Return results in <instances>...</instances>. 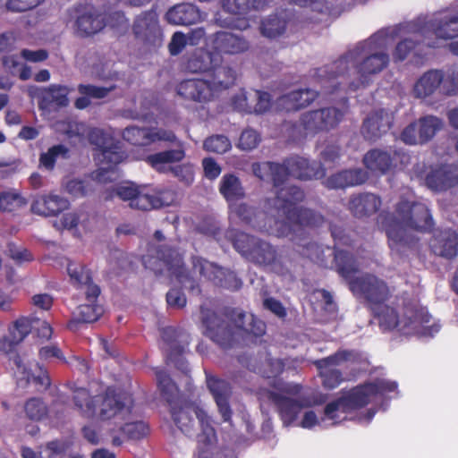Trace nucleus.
I'll return each instance as SVG.
<instances>
[{"label": "nucleus", "instance_id": "obj_55", "mask_svg": "<svg viewBox=\"0 0 458 458\" xmlns=\"http://www.w3.org/2000/svg\"><path fill=\"white\" fill-rule=\"evenodd\" d=\"M59 157H69V148L65 145H53L47 152L42 153L39 158L40 165L47 170H52Z\"/></svg>", "mask_w": 458, "mask_h": 458}, {"label": "nucleus", "instance_id": "obj_3", "mask_svg": "<svg viewBox=\"0 0 458 458\" xmlns=\"http://www.w3.org/2000/svg\"><path fill=\"white\" fill-rule=\"evenodd\" d=\"M395 213L398 221H395L390 214L385 216L386 221H390L385 225V231L388 238V245L393 250L401 252L402 249L406 247L413 249L419 244V239H408L405 228L420 233H429L434 228L432 215L424 203L402 199L396 204Z\"/></svg>", "mask_w": 458, "mask_h": 458}, {"label": "nucleus", "instance_id": "obj_48", "mask_svg": "<svg viewBox=\"0 0 458 458\" xmlns=\"http://www.w3.org/2000/svg\"><path fill=\"white\" fill-rule=\"evenodd\" d=\"M31 325L28 318H21L9 327L8 336L4 337L0 342V349L7 346V351H12L15 345L24 340L30 333Z\"/></svg>", "mask_w": 458, "mask_h": 458}, {"label": "nucleus", "instance_id": "obj_11", "mask_svg": "<svg viewBox=\"0 0 458 458\" xmlns=\"http://www.w3.org/2000/svg\"><path fill=\"white\" fill-rule=\"evenodd\" d=\"M123 147V145H95L93 157L98 168L91 174L94 181L107 183L114 180L116 165L129 157Z\"/></svg>", "mask_w": 458, "mask_h": 458}, {"label": "nucleus", "instance_id": "obj_2", "mask_svg": "<svg viewBox=\"0 0 458 458\" xmlns=\"http://www.w3.org/2000/svg\"><path fill=\"white\" fill-rule=\"evenodd\" d=\"M200 312L204 334L223 349L232 348L237 335L258 338L266 333L262 320L236 309L224 308L217 312L200 306Z\"/></svg>", "mask_w": 458, "mask_h": 458}, {"label": "nucleus", "instance_id": "obj_49", "mask_svg": "<svg viewBox=\"0 0 458 458\" xmlns=\"http://www.w3.org/2000/svg\"><path fill=\"white\" fill-rule=\"evenodd\" d=\"M221 62V55L218 53L200 51L193 55L187 63L189 72H210L214 64Z\"/></svg>", "mask_w": 458, "mask_h": 458}, {"label": "nucleus", "instance_id": "obj_54", "mask_svg": "<svg viewBox=\"0 0 458 458\" xmlns=\"http://www.w3.org/2000/svg\"><path fill=\"white\" fill-rule=\"evenodd\" d=\"M260 4V0H223L222 6L230 13L244 14L250 10L258 9Z\"/></svg>", "mask_w": 458, "mask_h": 458}, {"label": "nucleus", "instance_id": "obj_20", "mask_svg": "<svg viewBox=\"0 0 458 458\" xmlns=\"http://www.w3.org/2000/svg\"><path fill=\"white\" fill-rule=\"evenodd\" d=\"M425 183L434 191H445L458 185V165L441 164L431 167L425 177Z\"/></svg>", "mask_w": 458, "mask_h": 458}, {"label": "nucleus", "instance_id": "obj_53", "mask_svg": "<svg viewBox=\"0 0 458 458\" xmlns=\"http://www.w3.org/2000/svg\"><path fill=\"white\" fill-rule=\"evenodd\" d=\"M219 191L227 200L238 199L244 196V191L239 178L232 174L223 176Z\"/></svg>", "mask_w": 458, "mask_h": 458}, {"label": "nucleus", "instance_id": "obj_35", "mask_svg": "<svg viewBox=\"0 0 458 458\" xmlns=\"http://www.w3.org/2000/svg\"><path fill=\"white\" fill-rule=\"evenodd\" d=\"M291 13L281 10L263 18L259 24L260 34L267 38L274 39L283 36L287 29Z\"/></svg>", "mask_w": 458, "mask_h": 458}, {"label": "nucleus", "instance_id": "obj_24", "mask_svg": "<svg viewBox=\"0 0 458 458\" xmlns=\"http://www.w3.org/2000/svg\"><path fill=\"white\" fill-rule=\"evenodd\" d=\"M429 248L436 256L454 259L458 255V233L449 228L437 230L430 239Z\"/></svg>", "mask_w": 458, "mask_h": 458}, {"label": "nucleus", "instance_id": "obj_37", "mask_svg": "<svg viewBox=\"0 0 458 458\" xmlns=\"http://www.w3.org/2000/svg\"><path fill=\"white\" fill-rule=\"evenodd\" d=\"M420 46L437 47L436 40L426 35L422 28L414 30L410 37L397 44L393 55L394 59L397 61L404 60L411 50Z\"/></svg>", "mask_w": 458, "mask_h": 458}, {"label": "nucleus", "instance_id": "obj_51", "mask_svg": "<svg viewBox=\"0 0 458 458\" xmlns=\"http://www.w3.org/2000/svg\"><path fill=\"white\" fill-rule=\"evenodd\" d=\"M369 311L378 320L379 327L383 330H393L400 323L397 310L387 305L386 302L378 305L377 310H370Z\"/></svg>", "mask_w": 458, "mask_h": 458}, {"label": "nucleus", "instance_id": "obj_10", "mask_svg": "<svg viewBox=\"0 0 458 458\" xmlns=\"http://www.w3.org/2000/svg\"><path fill=\"white\" fill-rule=\"evenodd\" d=\"M350 291L369 310H377L392 296L387 283L378 276L366 273L350 282Z\"/></svg>", "mask_w": 458, "mask_h": 458}, {"label": "nucleus", "instance_id": "obj_63", "mask_svg": "<svg viewBox=\"0 0 458 458\" xmlns=\"http://www.w3.org/2000/svg\"><path fill=\"white\" fill-rule=\"evenodd\" d=\"M344 173L346 177V188L361 185L369 178L368 173L361 168L344 169Z\"/></svg>", "mask_w": 458, "mask_h": 458}, {"label": "nucleus", "instance_id": "obj_17", "mask_svg": "<svg viewBox=\"0 0 458 458\" xmlns=\"http://www.w3.org/2000/svg\"><path fill=\"white\" fill-rule=\"evenodd\" d=\"M271 103L270 94L260 90L241 91L232 98L234 109L257 114L267 112L271 107Z\"/></svg>", "mask_w": 458, "mask_h": 458}, {"label": "nucleus", "instance_id": "obj_1", "mask_svg": "<svg viewBox=\"0 0 458 458\" xmlns=\"http://www.w3.org/2000/svg\"><path fill=\"white\" fill-rule=\"evenodd\" d=\"M387 42L386 32L378 31L344 54L328 71H322L330 73L329 80L322 86L323 93L333 94L344 88L355 91L366 85L369 76L387 67L389 55L384 51Z\"/></svg>", "mask_w": 458, "mask_h": 458}, {"label": "nucleus", "instance_id": "obj_57", "mask_svg": "<svg viewBox=\"0 0 458 458\" xmlns=\"http://www.w3.org/2000/svg\"><path fill=\"white\" fill-rule=\"evenodd\" d=\"M27 417L31 420L39 421L47 417L48 409L42 399L32 397L24 405Z\"/></svg>", "mask_w": 458, "mask_h": 458}, {"label": "nucleus", "instance_id": "obj_42", "mask_svg": "<svg viewBox=\"0 0 458 458\" xmlns=\"http://www.w3.org/2000/svg\"><path fill=\"white\" fill-rule=\"evenodd\" d=\"M304 199L305 193L301 187L291 185L280 188L276 196V208L285 217L289 209L298 208L296 205Z\"/></svg>", "mask_w": 458, "mask_h": 458}, {"label": "nucleus", "instance_id": "obj_25", "mask_svg": "<svg viewBox=\"0 0 458 458\" xmlns=\"http://www.w3.org/2000/svg\"><path fill=\"white\" fill-rule=\"evenodd\" d=\"M133 32L139 39L153 46L161 42V30L155 13H144L138 16L133 24Z\"/></svg>", "mask_w": 458, "mask_h": 458}, {"label": "nucleus", "instance_id": "obj_13", "mask_svg": "<svg viewBox=\"0 0 458 458\" xmlns=\"http://www.w3.org/2000/svg\"><path fill=\"white\" fill-rule=\"evenodd\" d=\"M191 263L195 271L216 287L235 292L242 286V279L228 268L217 266L201 257H192Z\"/></svg>", "mask_w": 458, "mask_h": 458}, {"label": "nucleus", "instance_id": "obj_21", "mask_svg": "<svg viewBox=\"0 0 458 458\" xmlns=\"http://www.w3.org/2000/svg\"><path fill=\"white\" fill-rule=\"evenodd\" d=\"M441 125V121L437 117L421 118L418 123H411L403 131L401 140L404 143H417L418 140L422 143L431 140Z\"/></svg>", "mask_w": 458, "mask_h": 458}, {"label": "nucleus", "instance_id": "obj_36", "mask_svg": "<svg viewBox=\"0 0 458 458\" xmlns=\"http://www.w3.org/2000/svg\"><path fill=\"white\" fill-rule=\"evenodd\" d=\"M177 193L175 191L165 188L157 187L149 189L146 187V197H141L140 202L144 210H151L163 207H169L175 203Z\"/></svg>", "mask_w": 458, "mask_h": 458}, {"label": "nucleus", "instance_id": "obj_50", "mask_svg": "<svg viewBox=\"0 0 458 458\" xmlns=\"http://www.w3.org/2000/svg\"><path fill=\"white\" fill-rule=\"evenodd\" d=\"M113 192L122 200L130 201V207L139 210H144L140 199L146 197V187L137 186L133 183H127L116 186Z\"/></svg>", "mask_w": 458, "mask_h": 458}, {"label": "nucleus", "instance_id": "obj_34", "mask_svg": "<svg viewBox=\"0 0 458 458\" xmlns=\"http://www.w3.org/2000/svg\"><path fill=\"white\" fill-rule=\"evenodd\" d=\"M69 208V201L58 195L49 194L38 197L31 204L33 214L44 216H57Z\"/></svg>", "mask_w": 458, "mask_h": 458}, {"label": "nucleus", "instance_id": "obj_38", "mask_svg": "<svg viewBox=\"0 0 458 458\" xmlns=\"http://www.w3.org/2000/svg\"><path fill=\"white\" fill-rule=\"evenodd\" d=\"M177 332L175 329L168 327L164 329L162 338L169 345L167 360L174 364L175 368L183 374L188 375L191 371L189 364L182 356L184 346L179 344L176 341Z\"/></svg>", "mask_w": 458, "mask_h": 458}, {"label": "nucleus", "instance_id": "obj_43", "mask_svg": "<svg viewBox=\"0 0 458 458\" xmlns=\"http://www.w3.org/2000/svg\"><path fill=\"white\" fill-rule=\"evenodd\" d=\"M76 19L77 32L81 36H89L100 31L104 28L103 20L90 6L78 10Z\"/></svg>", "mask_w": 458, "mask_h": 458}, {"label": "nucleus", "instance_id": "obj_64", "mask_svg": "<svg viewBox=\"0 0 458 458\" xmlns=\"http://www.w3.org/2000/svg\"><path fill=\"white\" fill-rule=\"evenodd\" d=\"M329 230L335 242L334 249L337 248L336 246L352 245V239L345 233V229L343 226L335 224H330Z\"/></svg>", "mask_w": 458, "mask_h": 458}, {"label": "nucleus", "instance_id": "obj_31", "mask_svg": "<svg viewBox=\"0 0 458 458\" xmlns=\"http://www.w3.org/2000/svg\"><path fill=\"white\" fill-rule=\"evenodd\" d=\"M284 218L291 227L314 229L325 223V217L320 212L302 206L289 209Z\"/></svg>", "mask_w": 458, "mask_h": 458}, {"label": "nucleus", "instance_id": "obj_58", "mask_svg": "<svg viewBox=\"0 0 458 458\" xmlns=\"http://www.w3.org/2000/svg\"><path fill=\"white\" fill-rule=\"evenodd\" d=\"M117 88L115 83L109 84L108 86L98 87L91 84H80L78 91L81 95L101 99L106 98L110 92Z\"/></svg>", "mask_w": 458, "mask_h": 458}, {"label": "nucleus", "instance_id": "obj_59", "mask_svg": "<svg viewBox=\"0 0 458 458\" xmlns=\"http://www.w3.org/2000/svg\"><path fill=\"white\" fill-rule=\"evenodd\" d=\"M289 176H292V170L287 164V158L284 160L283 164L273 163L270 181L273 182L274 187L280 188Z\"/></svg>", "mask_w": 458, "mask_h": 458}, {"label": "nucleus", "instance_id": "obj_26", "mask_svg": "<svg viewBox=\"0 0 458 458\" xmlns=\"http://www.w3.org/2000/svg\"><path fill=\"white\" fill-rule=\"evenodd\" d=\"M266 396L275 404L283 424L286 427L292 425L303 409V404L299 400L284 396L279 393L267 390Z\"/></svg>", "mask_w": 458, "mask_h": 458}, {"label": "nucleus", "instance_id": "obj_29", "mask_svg": "<svg viewBox=\"0 0 458 458\" xmlns=\"http://www.w3.org/2000/svg\"><path fill=\"white\" fill-rule=\"evenodd\" d=\"M68 88L61 85L37 88L31 91V95L38 100V106L41 110H50L54 104L60 107L68 106Z\"/></svg>", "mask_w": 458, "mask_h": 458}, {"label": "nucleus", "instance_id": "obj_41", "mask_svg": "<svg viewBox=\"0 0 458 458\" xmlns=\"http://www.w3.org/2000/svg\"><path fill=\"white\" fill-rule=\"evenodd\" d=\"M334 265L336 272L344 278L350 287V282L354 280L359 272V265L356 258L349 251L335 248Z\"/></svg>", "mask_w": 458, "mask_h": 458}, {"label": "nucleus", "instance_id": "obj_30", "mask_svg": "<svg viewBox=\"0 0 458 458\" xmlns=\"http://www.w3.org/2000/svg\"><path fill=\"white\" fill-rule=\"evenodd\" d=\"M122 135L123 139L128 142L140 140H148L150 142H174L176 140L173 131L158 127L139 128L137 126H128L123 130Z\"/></svg>", "mask_w": 458, "mask_h": 458}, {"label": "nucleus", "instance_id": "obj_16", "mask_svg": "<svg viewBox=\"0 0 458 458\" xmlns=\"http://www.w3.org/2000/svg\"><path fill=\"white\" fill-rule=\"evenodd\" d=\"M425 34L438 46V39L449 40L458 37V11L437 16L421 27Z\"/></svg>", "mask_w": 458, "mask_h": 458}, {"label": "nucleus", "instance_id": "obj_22", "mask_svg": "<svg viewBox=\"0 0 458 458\" xmlns=\"http://www.w3.org/2000/svg\"><path fill=\"white\" fill-rule=\"evenodd\" d=\"M146 145H133L134 148L131 151L132 153H140L141 154L133 157L135 159L145 160L152 168H154L158 173H166L169 170V166L167 165L180 162L185 157L184 150L182 148L176 149H168L161 152H157L151 155H146L144 147Z\"/></svg>", "mask_w": 458, "mask_h": 458}, {"label": "nucleus", "instance_id": "obj_5", "mask_svg": "<svg viewBox=\"0 0 458 458\" xmlns=\"http://www.w3.org/2000/svg\"><path fill=\"white\" fill-rule=\"evenodd\" d=\"M142 264L146 269L152 271L156 276L162 275L167 270L172 277L188 289L190 293L199 295L201 289L187 270L182 255L174 247L162 244L149 248L148 253L142 256Z\"/></svg>", "mask_w": 458, "mask_h": 458}, {"label": "nucleus", "instance_id": "obj_28", "mask_svg": "<svg viewBox=\"0 0 458 458\" xmlns=\"http://www.w3.org/2000/svg\"><path fill=\"white\" fill-rule=\"evenodd\" d=\"M292 176L301 181L320 180L326 176V168L320 162L310 161L301 157L287 158Z\"/></svg>", "mask_w": 458, "mask_h": 458}, {"label": "nucleus", "instance_id": "obj_46", "mask_svg": "<svg viewBox=\"0 0 458 458\" xmlns=\"http://www.w3.org/2000/svg\"><path fill=\"white\" fill-rule=\"evenodd\" d=\"M211 79L208 81L213 88V94L233 85L236 72L227 64H214L211 71Z\"/></svg>", "mask_w": 458, "mask_h": 458}, {"label": "nucleus", "instance_id": "obj_19", "mask_svg": "<svg viewBox=\"0 0 458 458\" xmlns=\"http://www.w3.org/2000/svg\"><path fill=\"white\" fill-rule=\"evenodd\" d=\"M404 316L408 321L405 326L419 325L420 327L418 332L422 336H434L439 332L441 325L438 322L433 321L427 308L412 301H408L404 304Z\"/></svg>", "mask_w": 458, "mask_h": 458}, {"label": "nucleus", "instance_id": "obj_60", "mask_svg": "<svg viewBox=\"0 0 458 458\" xmlns=\"http://www.w3.org/2000/svg\"><path fill=\"white\" fill-rule=\"evenodd\" d=\"M170 172L173 173L174 176L185 186H191L195 178L194 167L192 165L182 164L175 166H169Z\"/></svg>", "mask_w": 458, "mask_h": 458}, {"label": "nucleus", "instance_id": "obj_32", "mask_svg": "<svg viewBox=\"0 0 458 458\" xmlns=\"http://www.w3.org/2000/svg\"><path fill=\"white\" fill-rule=\"evenodd\" d=\"M177 93L185 99L195 102H208L214 97L213 88L206 80H186L177 88Z\"/></svg>", "mask_w": 458, "mask_h": 458}, {"label": "nucleus", "instance_id": "obj_33", "mask_svg": "<svg viewBox=\"0 0 458 458\" xmlns=\"http://www.w3.org/2000/svg\"><path fill=\"white\" fill-rule=\"evenodd\" d=\"M380 207V197L369 192L352 195L349 200V209L358 218L374 215L379 210Z\"/></svg>", "mask_w": 458, "mask_h": 458}, {"label": "nucleus", "instance_id": "obj_4", "mask_svg": "<svg viewBox=\"0 0 458 458\" xmlns=\"http://www.w3.org/2000/svg\"><path fill=\"white\" fill-rule=\"evenodd\" d=\"M72 401L81 416L101 421L130 414L133 407L131 394L114 386L97 395L85 387H76L72 390Z\"/></svg>", "mask_w": 458, "mask_h": 458}, {"label": "nucleus", "instance_id": "obj_62", "mask_svg": "<svg viewBox=\"0 0 458 458\" xmlns=\"http://www.w3.org/2000/svg\"><path fill=\"white\" fill-rule=\"evenodd\" d=\"M285 368L283 359L267 358L264 363V369L261 370L262 377L273 378L281 375Z\"/></svg>", "mask_w": 458, "mask_h": 458}, {"label": "nucleus", "instance_id": "obj_14", "mask_svg": "<svg viewBox=\"0 0 458 458\" xmlns=\"http://www.w3.org/2000/svg\"><path fill=\"white\" fill-rule=\"evenodd\" d=\"M55 131L66 135L69 140H89V143H107L111 134L100 128L89 127L84 123L58 121L54 124Z\"/></svg>", "mask_w": 458, "mask_h": 458}, {"label": "nucleus", "instance_id": "obj_8", "mask_svg": "<svg viewBox=\"0 0 458 458\" xmlns=\"http://www.w3.org/2000/svg\"><path fill=\"white\" fill-rule=\"evenodd\" d=\"M363 361L361 352L356 349L340 348L327 357L315 360L312 363L318 372L325 389L333 390L344 381L342 371L338 366L344 364L360 365Z\"/></svg>", "mask_w": 458, "mask_h": 458}, {"label": "nucleus", "instance_id": "obj_27", "mask_svg": "<svg viewBox=\"0 0 458 458\" xmlns=\"http://www.w3.org/2000/svg\"><path fill=\"white\" fill-rule=\"evenodd\" d=\"M318 97V92L310 89H298L278 97L275 101V106L279 111L296 112L305 108Z\"/></svg>", "mask_w": 458, "mask_h": 458}, {"label": "nucleus", "instance_id": "obj_23", "mask_svg": "<svg viewBox=\"0 0 458 458\" xmlns=\"http://www.w3.org/2000/svg\"><path fill=\"white\" fill-rule=\"evenodd\" d=\"M392 113L379 109L371 112L363 121L360 132L365 140L377 141L386 134L392 124Z\"/></svg>", "mask_w": 458, "mask_h": 458}, {"label": "nucleus", "instance_id": "obj_40", "mask_svg": "<svg viewBox=\"0 0 458 458\" xmlns=\"http://www.w3.org/2000/svg\"><path fill=\"white\" fill-rule=\"evenodd\" d=\"M87 303L81 304L77 308V317L72 318L67 323L68 329L77 331L81 324L93 323L104 313L103 306L98 303V298L89 300L85 297Z\"/></svg>", "mask_w": 458, "mask_h": 458}, {"label": "nucleus", "instance_id": "obj_39", "mask_svg": "<svg viewBox=\"0 0 458 458\" xmlns=\"http://www.w3.org/2000/svg\"><path fill=\"white\" fill-rule=\"evenodd\" d=\"M214 43L219 52L230 55L245 52L250 47V43L243 36L227 31L216 32Z\"/></svg>", "mask_w": 458, "mask_h": 458}, {"label": "nucleus", "instance_id": "obj_9", "mask_svg": "<svg viewBox=\"0 0 458 458\" xmlns=\"http://www.w3.org/2000/svg\"><path fill=\"white\" fill-rule=\"evenodd\" d=\"M344 113L335 107H327L310 111L302 117V124L285 125L292 141L307 140L309 134L335 127L343 118Z\"/></svg>", "mask_w": 458, "mask_h": 458}, {"label": "nucleus", "instance_id": "obj_56", "mask_svg": "<svg viewBox=\"0 0 458 458\" xmlns=\"http://www.w3.org/2000/svg\"><path fill=\"white\" fill-rule=\"evenodd\" d=\"M27 200L14 191L0 192V211L13 212L27 205Z\"/></svg>", "mask_w": 458, "mask_h": 458}, {"label": "nucleus", "instance_id": "obj_7", "mask_svg": "<svg viewBox=\"0 0 458 458\" xmlns=\"http://www.w3.org/2000/svg\"><path fill=\"white\" fill-rule=\"evenodd\" d=\"M233 246L246 260L258 267L282 268V255L277 248L259 237L239 232L233 239Z\"/></svg>", "mask_w": 458, "mask_h": 458}, {"label": "nucleus", "instance_id": "obj_18", "mask_svg": "<svg viewBox=\"0 0 458 458\" xmlns=\"http://www.w3.org/2000/svg\"><path fill=\"white\" fill-rule=\"evenodd\" d=\"M67 273L73 287L83 291L87 299L95 300L99 297L101 289L93 282L92 272L89 268L82 264L69 261Z\"/></svg>", "mask_w": 458, "mask_h": 458}, {"label": "nucleus", "instance_id": "obj_61", "mask_svg": "<svg viewBox=\"0 0 458 458\" xmlns=\"http://www.w3.org/2000/svg\"><path fill=\"white\" fill-rule=\"evenodd\" d=\"M121 431L130 439H140L148 435V427L143 421L128 422L121 427Z\"/></svg>", "mask_w": 458, "mask_h": 458}, {"label": "nucleus", "instance_id": "obj_44", "mask_svg": "<svg viewBox=\"0 0 458 458\" xmlns=\"http://www.w3.org/2000/svg\"><path fill=\"white\" fill-rule=\"evenodd\" d=\"M363 164L373 173L386 174L396 165V158L386 151L372 149L363 157Z\"/></svg>", "mask_w": 458, "mask_h": 458}, {"label": "nucleus", "instance_id": "obj_6", "mask_svg": "<svg viewBox=\"0 0 458 458\" xmlns=\"http://www.w3.org/2000/svg\"><path fill=\"white\" fill-rule=\"evenodd\" d=\"M171 417L176 427L187 436L196 432V419L200 428V433L198 434L199 442L207 446L216 439L212 418L196 402L183 401L178 406H172Z\"/></svg>", "mask_w": 458, "mask_h": 458}, {"label": "nucleus", "instance_id": "obj_47", "mask_svg": "<svg viewBox=\"0 0 458 458\" xmlns=\"http://www.w3.org/2000/svg\"><path fill=\"white\" fill-rule=\"evenodd\" d=\"M444 80V74L438 70H430L425 72L414 85V93L417 98H426L432 95Z\"/></svg>", "mask_w": 458, "mask_h": 458}, {"label": "nucleus", "instance_id": "obj_12", "mask_svg": "<svg viewBox=\"0 0 458 458\" xmlns=\"http://www.w3.org/2000/svg\"><path fill=\"white\" fill-rule=\"evenodd\" d=\"M374 397L369 382L352 387L345 394L328 403L324 409L325 416L332 420L339 419L338 412L348 413L361 409Z\"/></svg>", "mask_w": 458, "mask_h": 458}, {"label": "nucleus", "instance_id": "obj_52", "mask_svg": "<svg viewBox=\"0 0 458 458\" xmlns=\"http://www.w3.org/2000/svg\"><path fill=\"white\" fill-rule=\"evenodd\" d=\"M155 374L161 396L171 404L179 391L178 386L165 370L157 369Z\"/></svg>", "mask_w": 458, "mask_h": 458}, {"label": "nucleus", "instance_id": "obj_45", "mask_svg": "<svg viewBox=\"0 0 458 458\" xmlns=\"http://www.w3.org/2000/svg\"><path fill=\"white\" fill-rule=\"evenodd\" d=\"M168 22L176 25H191L200 19L199 9L188 3H182L170 8L166 13Z\"/></svg>", "mask_w": 458, "mask_h": 458}, {"label": "nucleus", "instance_id": "obj_15", "mask_svg": "<svg viewBox=\"0 0 458 458\" xmlns=\"http://www.w3.org/2000/svg\"><path fill=\"white\" fill-rule=\"evenodd\" d=\"M205 374L208 389L214 398L223 421L230 422L233 415V410L230 405V399L233 394V387L231 384L225 379L208 373L207 371H205Z\"/></svg>", "mask_w": 458, "mask_h": 458}]
</instances>
